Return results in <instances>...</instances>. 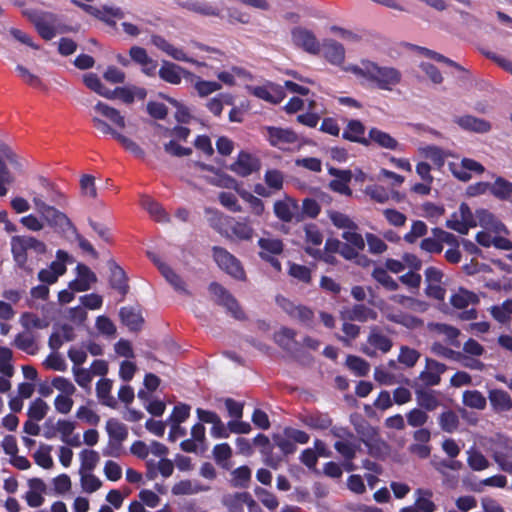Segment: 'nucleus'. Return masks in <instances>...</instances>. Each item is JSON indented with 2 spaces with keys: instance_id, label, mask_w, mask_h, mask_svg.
I'll return each instance as SVG.
<instances>
[{
  "instance_id": "1",
  "label": "nucleus",
  "mask_w": 512,
  "mask_h": 512,
  "mask_svg": "<svg viewBox=\"0 0 512 512\" xmlns=\"http://www.w3.org/2000/svg\"><path fill=\"white\" fill-rule=\"evenodd\" d=\"M357 77L365 78L375 84L381 90L391 91L401 82V72L390 66H380L370 60H362L361 66L354 65L350 68Z\"/></svg>"
},
{
  "instance_id": "2",
  "label": "nucleus",
  "mask_w": 512,
  "mask_h": 512,
  "mask_svg": "<svg viewBox=\"0 0 512 512\" xmlns=\"http://www.w3.org/2000/svg\"><path fill=\"white\" fill-rule=\"evenodd\" d=\"M10 244L16 267L27 274L33 273V268L28 264V251L32 250L37 255H44L47 252L46 244L33 236H13Z\"/></svg>"
},
{
  "instance_id": "3",
  "label": "nucleus",
  "mask_w": 512,
  "mask_h": 512,
  "mask_svg": "<svg viewBox=\"0 0 512 512\" xmlns=\"http://www.w3.org/2000/svg\"><path fill=\"white\" fill-rule=\"evenodd\" d=\"M35 209L40 214L41 218L59 234H67L68 232L76 233V227L70 218L58 210L55 206L49 205L41 195L33 197Z\"/></svg>"
},
{
  "instance_id": "4",
  "label": "nucleus",
  "mask_w": 512,
  "mask_h": 512,
  "mask_svg": "<svg viewBox=\"0 0 512 512\" xmlns=\"http://www.w3.org/2000/svg\"><path fill=\"white\" fill-rule=\"evenodd\" d=\"M22 15L34 26L38 35L45 41L52 40L59 32L58 15L44 10L24 8Z\"/></svg>"
},
{
  "instance_id": "5",
  "label": "nucleus",
  "mask_w": 512,
  "mask_h": 512,
  "mask_svg": "<svg viewBox=\"0 0 512 512\" xmlns=\"http://www.w3.org/2000/svg\"><path fill=\"white\" fill-rule=\"evenodd\" d=\"M109 440L103 449L104 456L118 458L122 454L123 442L128 438L127 426L116 418H110L105 426Z\"/></svg>"
},
{
  "instance_id": "6",
  "label": "nucleus",
  "mask_w": 512,
  "mask_h": 512,
  "mask_svg": "<svg viewBox=\"0 0 512 512\" xmlns=\"http://www.w3.org/2000/svg\"><path fill=\"white\" fill-rule=\"evenodd\" d=\"M212 256L218 267L237 280H245V270L240 262L228 250L220 246L212 247Z\"/></svg>"
},
{
  "instance_id": "7",
  "label": "nucleus",
  "mask_w": 512,
  "mask_h": 512,
  "mask_svg": "<svg viewBox=\"0 0 512 512\" xmlns=\"http://www.w3.org/2000/svg\"><path fill=\"white\" fill-rule=\"evenodd\" d=\"M209 292L215 297L216 304L223 306L236 320H246V314L237 299L221 284L212 282Z\"/></svg>"
},
{
  "instance_id": "8",
  "label": "nucleus",
  "mask_w": 512,
  "mask_h": 512,
  "mask_svg": "<svg viewBox=\"0 0 512 512\" xmlns=\"http://www.w3.org/2000/svg\"><path fill=\"white\" fill-rule=\"evenodd\" d=\"M291 40L295 47L302 49L308 54L319 55L321 52V43L313 31L297 26L291 30Z\"/></svg>"
},
{
  "instance_id": "9",
  "label": "nucleus",
  "mask_w": 512,
  "mask_h": 512,
  "mask_svg": "<svg viewBox=\"0 0 512 512\" xmlns=\"http://www.w3.org/2000/svg\"><path fill=\"white\" fill-rule=\"evenodd\" d=\"M449 169L452 175L462 182H468L471 178V172L481 175L485 171V167L478 161L471 158H463L460 164L449 163Z\"/></svg>"
},
{
  "instance_id": "10",
  "label": "nucleus",
  "mask_w": 512,
  "mask_h": 512,
  "mask_svg": "<svg viewBox=\"0 0 512 512\" xmlns=\"http://www.w3.org/2000/svg\"><path fill=\"white\" fill-rule=\"evenodd\" d=\"M158 75L163 81L172 85L180 84L182 77L187 80H189V78L195 77V74L191 71H188L170 61H163L158 71Z\"/></svg>"
},
{
  "instance_id": "11",
  "label": "nucleus",
  "mask_w": 512,
  "mask_h": 512,
  "mask_svg": "<svg viewBox=\"0 0 512 512\" xmlns=\"http://www.w3.org/2000/svg\"><path fill=\"white\" fill-rule=\"evenodd\" d=\"M298 208L297 202L290 197L284 200H277L273 205L275 216L284 223H290L294 219L299 222L303 219L302 216L297 214Z\"/></svg>"
},
{
  "instance_id": "12",
  "label": "nucleus",
  "mask_w": 512,
  "mask_h": 512,
  "mask_svg": "<svg viewBox=\"0 0 512 512\" xmlns=\"http://www.w3.org/2000/svg\"><path fill=\"white\" fill-rule=\"evenodd\" d=\"M267 140L273 147L282 149L285 144H294L298 141V135L290 128L266 126Z\"/></svg>"
},
{
  "instance_id": "13",
  "label": "nucleus",
  "mask_w": 512,
  "mask_h": 512,
  "mask_svg": "<svg viewBox=\"0 0 512 512\" xmlns=\"http://www.w3.org/2000/svg\"><path fill=\"white\" fill-rule=\"evenodd\" d=\"M146 96L147 90L145 88L131 85L116 87L113 90L109 89L107 99H120L125 104H131L134 102L135 98L144 100Z\"/></svg>"
},
{
  "instance_id": "14",
  "label": "nucleus",
  "mask_w": 512,
  "mask_h": 512,
  "mask_svg": "<svg viewBox=\"0 0 512 512\" xmlns=\"http://www.w3.org/2000/svg\"><path fill=\"white\" fill-rule=\"evenodd\" d=\"M446 370L447 366L444 363L431 358H426L425 370L420 373L419 379L426 387L436 386L440 384L441 374Z\"/></svg>"
},
{
  "instance_id": "15",
  "label": "nucleus",
  "mask_w": 512,
  "mask_h": 512,
  "mask_svg": "<svg viewBox=\"0 0 512 512\" xmlns=\"http://www.w3.org/2000/svg\"><path fill=\"white\" fill-rule=\"evenodd\" d=\"M131 61L141 66V71L147 76H154L158 63L152 59L145 48L134 45L129 49Z\"/></svg>"
},
{
  "instance_id": "16",
  "label": "nucleus",
  "mask_w": 512,
  "mask_h": 512,
  "mask_svg": "<svg viewBox=\"0 0 512 512\" xmlns=\"http://www.w3.org/2000/svg\"><path fill=\"white\" fill-rule=\"evenodd\" d=\"M108 267L110 270L109 284L111 288L116 290L122 296L123 299L129 292L126 272L114 260L108 261Z\"/></svg>"
},
{
  "instance_id": "17",
  "label": "nucleus",
  "mask_w": 512,
  "mask_h": 512,
  "mask_svg": "<svg viewBox=\"0 0 512 512\" xmlns=\"http://www.w3.org/2000/svg\"><path fill=\"white\" fill-rule=\"evenodd\" d=\"M77 278L69 283V289L75 292H84L91 288L97 281L95 273L85 264L79 263L76 266Z\"/></svg>"
},
{
  "instance_id": "18",
  "label": "nucleus",
  "mask_w": 512,
  "mask_h": 512,
  "mask_svg": "<svg viewBox=\"0 0 512 512\" xmlns=\"http://www.w3.org/2000/svg\"><path fill=\"white\" fill-rule=\"evenodd\" d=\"M230 169L241 177H247L260 169V161L251 154L241 151Z\"/></svg>"
},
{
  "instance_id": "19",
  "label": "nucleus",
  "mask_w": 512,
  "mask_h": 512,
  "mask_svg": "<svg viewBox=\"0 0 512 512\" xmlns=\"http://www.w3.org/2000/svg\"><path fill=\"white\" fill-rule=\"evenodd\" d=\"M365 132L366 127L360 120L351 119L347 122V125L342 132V138L368 147V140L367 137H365Z\"/></svg>"
},
{
  "instance_id": "20",
  "label": "nucleus",
  "mask_w": 512,
  "mask_h": 512,
  "mask_svg": "<svg viewBox=\"0 0 512 512\" xmlns=\"http://www.w3.org/2000/svg\"><path fill=\"white\" fill-rule=\"evenodd\" d=\"M323 48V57L333 65H341L345 60L344 46L333 39H325L321 44Z\"/></svg>"
},
{
  "instance_id": "21",
  "label": "nucleus",
  "mask_w": 512,
  "mask_h": 512,
  "mask_svg": "<svg viewBox=\"0 0 512 512\" xmlns=\"http://www.w3.org/2000/svg\"><path fill=\"white\" fill-rule=\"evenodd\" d=\"M415 396L418 406L426 412L434 411L440 406L438 391L428 388H419L416 389Z\"/></svg>"
},
{
  "instance_id": "22",
  "label": "nucleus",
  "mask_w": 512,
  "mask_h": 512,
  "mask_svg": "<svg viewBox=\"0 0 512 512\" xmlns=\"http://www.w3.org/2000/svg\"><path fill=\"white\" fill-rule=\"evenodd\" d=\"M368 146L375 144L380 148L396 150L399 146L398 141L389 133L384 132L376 127H372L368 132Z\"/></svg>"
},
{
  "instance_id": "23",
  "label": "nucleus",
  "mask_w": 512,
  "mask_h": 512,
  "mask_svg": "<svg viewBox=\"0 0 512 512\" xmlns=\"http://www.w3.org/2000/svg\"><path fill=\"white\" fill-rule=\"evenodd\" d=\"M30 490L25 495L28 506L32 508L39 507L44 502L42 493L46 490L44 481L40 478H32L28 481Z\"/></svg>"
},
{
  "instance_id": "24",
  "label": "nucleus",
  "mask_w": 512,
  "mask_h": 512,
  "mask_svg": "<svg viewBox=\"0 0 512 512\" xmlns=\"http://www.w3.org/2000/svg\"><path fill=\"white\" fill-rule=\"evenodd\" d=\"M455 122L462 129L476 133H487L491 130L490 122L472 115L458 117Z\"/></svg>"
},
{
  "instance_id": "25",
  "label": "nucleus",
  "mask_w": 512,
  "mask_h": 512,
  "mask_svg": "<svg viewBox=\"0 0 512 512\" xmlns=\"http://www.w3.org/2000/svg\"><path fill=\"white\" fill-rule=\"evenodd\" d=\"M75 427V423L70 420L59 419L56 423V429L61 435V440L71 447H79L81 445L79 435H73Z\"/></svg>"
},
{
  "instance_id": "26",
  "label": "nucleus",
  "mask_w": 512,
  "mask_h": 512,
  "mask_svg": "<svg viewBox=\"0 0 512 512\" xmlns=\"http://www.w3.org/2000/svg\"><path fill=\"white\" fill-rule=\"evenodd\" d=\"M488 398L495 412H507L512 409V398L508 392L502 389H492Z\"/></svg>"
},
{
  "instance_id": "27",
  "label": "nucleus",
  "mask_w": 512,
  "mask_h": 512,
  "mask_svg": "<svg viewBox=\"0 0 512 512\" xmlns=\"http://www.w3.org/2000/svg\"><path fill=\"white\" fill-rule=\"evenodd\" d=\"M206 214L209 215L208 222L209 225L216 230L221 235L229 236L227 232V228L231 226V223L233 222V218L225 215L218 210L207 208Z\"/></svg>"
},
{
  "instance_id": "28",
  "label": "nucleus",
  "mask_w": 512,
  "mask_h": 512,
  "mask_svg": "<svg viewBox=\"0 0 512 512\" xmlns=\"http://www.w3.org/2000/svg\"><path fill=\"white\" fill-rule=\"evenodd\" d=\"M119 316L124 325H126L130 331H140L142 329L144 319L140 311L133 307L126 306L122 307L119 311Z\"/></svg>"
},
{
  "instance_id": "29",
  "label": "nucleus",
  "mask_w": 512,
  "mask_h": 512,
  "mask_svg": "<svg viewBox=\"0 0 512 512\" xmlns=\"http://www.w3.org/2000/svg\"><path fill=\"white\" fill-rule=\"evenodd\" d=\"M66 265L58 261H52L49 268L41 269L38 272V280L45 285H52L58 278L66 273Z\"/></svg>"
},
{
  "instance_id": "30",
  "label": "nucleus",
  "mask_w": 512,
  "mask_h": 512,
  "mask_svg": "<svg viewBox=\"0 0 512 512\" xmlns=\"http://www.w3.org/2000/svg\"><path fill=\"white\" fill-rule=\"evenodd\" d=\"M175 3L183 9L200 14L202 16L221 17L220 9L207 3L179 0H175Z\"/></svg>"
},
{
  "instance_id": "31",
  "label": "nucleus",
  "mask_w": 512,
  "mask_h": 512,
  "mask_svg": "<svg viewBox=\"0 0 512 512\" xmlns=\"http://www.w3.org/2000/svg\"><path fill=\"white\" fill-rule=\"evenodd\" d=\"M258 246L260 248L258 254L261 259L270 256L280 255L284 250L283 241L278 238H259Z\"/></svg>"
},
{
  "instance_id": "32",
  "label": "nucleus",
  "mask_w": 512,
  "mask_h": 512,
  "mask_svg": "<svg viewBox=\"0 0 512 512\" xmlns=\"http://www.w3.org/2000/svg\"><path fill=\"white\" fill-rule=\"evenodd\" d=\"M350 321L366 322L368 320H376L378 313L364 304H355L346 311V316Z\"/></svg>"
},
{
  "instance_id": "33",
  "label": "nucleus",
  "mask_w": 512,
  "mask_h": 512,
  "mask_svg": "<svg viewBox=\"0 0 512 512\" xmlns=\"http://www.w3.org/2000/svg\"><path fill=\"white\" fill-rule=\"evenodd\" d=\"M250 500L249 492H235L222 497V504L229 512H243L244 504Z\"/></svg>"
},
{
  "instance_id": "34",
  "label": "nucleus",
  "mask_w": 512,
  "mask_h": 512,
  "mask_svg": "<svg viewBox=\"0 0 512 512\" xmlns=\"http://www.w3.org/2000/svg\"><path fill=\"white\" fill-rule=\"evenodd\" d=\"M367 341L371 346L383 353L389 352L393 345L392 340L383 334L377 326L371 328Z\"/></svg>"
},
{
  "instance_id": "35",
  "label": "nucleus",
  "mask_w": 512,
  "mask_h": 512,
  "mask_svg": "<svg viewBox=\"0 0 512 512\" xmlns=\"http://www.w3.org/2000/svg\"><path fill=\"white\" fill-rule=\"evenodd\" d=\"M39 182L41 186L46 190V199L60 207L67 205V197L61 192L53 183L47 178L40 177Z\"/></svg>"
},
{
  "instance_id": "36",
  "label": "nucleus",
  "mask_w": 512,
  "mask_h": 512,
  "mask_svg": "<svg viewBox=\"0 0 512 512\" xmlns=\"http://www.w3.org/2000/svg\"><path fill=\"white\" fill-rule=\"evenodd\" d=\"M490 193L501 201L510 200L512 197V182L498 176L495 181L491 183Z\"/></svg>"
},
{
  "instance_id": "37",
  "label": "nucleus",
  "mask_w": 512,
  "mask_h": 512,
  "mask_svg": "<svg viewBox=\"0 0 512 512\" xmlns=\"http://www.w3.org/2000/svg\"><path fill=\"white\" fill-rule=\"evenodd\" d=\"M302 422L312 429L325 430L332 425V419L327 413L313 412L305 415Z\"/></svg>"
},
{
  "instance_id": "38",
  "label": "nucleus",
  "mask_w": 512,
  "mask_h": 512,
  "mask_svg": "<svg viewBox=\"0 0 512 512\" xmlns=\"http://www.w3.org/2000/svg\"><path fill=\"white\" fill-rule=\"evenodd\" d=\"M431 329L438 334H442L446 337L447 342L456 348H459L461 343L458 340L461 332L458 328L446 324V323H434L431 324Z\"/></svg>"
},
{
  "instance_id": "39",
  "label": "nucleus",
  "mask_w": 512,
  "mask_h": 512,
  "mask_svg": "<svg viewBox=\"0 0 512 512\" xmlns=\"http://www.w3.org/2000/svg\"><path fill=\"white\" fill-rule=\"evenodd\" d=\"M252 472L247 465L237 467L231 472L230 485L234 488L246 489L251 482Z\"/></svg>"
},
{
  "instance_id": "40",
  "label": "nucleus",
  "mask_w": 512,
  "mask_h": 512,
  "mask_svg": "<svg viewBox=\"0 0 512 512\" xmlns=\"http://www.w3.org/2000/svg\"><path fill=\"white\" fill-rule=\"evenodd\" d=\"M290 306L291 307L290 309H287V312L292 318L297 319L308 328L313 327L314 312L312 309L304 305L295 306L291 304Z\"/></svg>"
},
{
  "instance_id": "41",
  "label": "nucleus",
  "mask_w": 512,
  "mask_h": 512,
  "mask_svg": "<svg viewBox=\"0 0 512 512\" xmlns=\"http://www.w3.org/2000/svg\"><path fill=\"white\" fill-rule=\"evenodd\" d=\"M479 298L474 293L464 288H459L457 293H454L450 298V303L457 309H465L470 303H478Z\"/></svg>"
},
{
  "instance_id": "42",
  "label": "nucleus",
  "mask_w": 512,
  "mask_h": 512,
  "mask_svg": "<svg viewBox=\"0 0 512 512\" xmlns=\"http://www.w3.org/2000/svg\"><path fill=\"white\" fill-rule=\"evenodd\" d=\"M94 109L117 127L121 129L125 127V118L121 115L119 110L100 101L95 105Z\"/></svg>"
},
{
  "instance_id": "43",
  "label": "nucleus",
  "mask_w": 512,
  "mask_h": 512,
  "mask_svg": "<svg viewBox=\"0 0 512 512\" xmlns=\"http://www.w3.org/2000/svg\"><path fill=\"white\" fill-rule=\"evenodd\" d=\"M141 205L146 209L149 214L158 222L169 221V215L165 209L156 201L148 196H144L141 199Z\"/></svg>"
},
{
  "instance_id": "44",
  "label": "nucleus",
  "mask_w": 512,
  "mask_h": 512,
  "mask_svg": "<svg viewBox=\"0 0 512 512\" xmlns=\"http://www.w3.org/2000/svg\"><path fill=\"white\" fill-rule=\"evenodd\" d=\"M112 381L107 378L100 379L96 384L97 397L105 406L115 408L116 401L111 396Z\"/></svg>"
},
{
  "instance_id": "45",
  "label": "nucleus",
  "mask_w": 512,
  "mask_h": 512,
  "mask_svg": "<svg viewBox=\"0 0 512 512\" xmlns=\"http://www.w3.org/2000/svg\"><path fill=\"white\" fill-rule=\"evenodd\" d=\"M159 271L176 291L189 294L185 288V282L169 265L166 263L159 264Z\"/></svg>"
},
{
  "instance_id": "46",
  "label": "nucleus",
  "mask_w": 512,
  "mask_h": 512,
  "mask_svg": "<svg viewBox=\"0 0 512 512\" xmlns=\"http://www.w3.org/2000/svg\"><path fill=\"white\" fill-rule=\"evenodd\" d=\"M14 345L29 355H35L38 351L34 336L28 332L18 333L14 339Z\"/></svg>"
},
{
  "instance_id": "47",
  "label": "nucleus",
  "mask_w": 512,
  "mask_h": 512,
  "mask_svg": "<svg viewBox=\"0 0 512 512\" xmlns=\"http://www.w3.org/2000/svg\"><path fill=\"white\" fill-rule=\"evenodd\" d=\"M342 175L339 178L333 179L329 183V187L334 192H337L342 195L351 196L352 190L349 187V183L353 177L352 171L347 170V172H341Z\"/></svg>"
},
{
  "instance_id": "48",
  "label": "nucleus",
  "mask_w": 512,
  "mask_h": 512,
  "mask_svg": "<svg viewBox=\"0 0 512 512\" xmlns=\"http://www.w3.org/2000/svg\"><path fill=\"white\" fill-rule=\"evenodd\" d=\"M189 80L194 82V88L200 97H206L222 88L219 82L202 80L197 75Z\"/></svg>"
},
{
  "instance_id": "49",
  "label": "nucleus",
  "mask_w": 512,
  "mask_h": 512,
  "mask_svg": "<svg viewBox=\"0 0 512 512\" xmlns=\"http://www.w3.org/2000/svg\"><path fill=\"white\" fill-rule=\"evenodd\" d=\"M215 462L223 469H230L228 460L232 457V449L228 443H220L212 450Z\"/></svg>"
},
{
  "instance_id": "50",
  "label": "nucleus",
  "mask_w": 512,
  "mask_h": 512,
  "mask_svg": "<svg viewBox=\"0 0 512 512\" xmlns=\"http://www.w3.org/2000/svg\"><path fill=\"white\" fill-rule=\"evenodd\" d=\"M459 417L453 410L442 412L438 417L440 428L447 433L455 432L459 427Z\"/></svg>"
},
{
  "instance_id": "51",
  "label": "nucleus",
  "mask_w": 512,
  "mask_h": 512,
  "mask_svg": "<svg viewBox=\"0 0 512 512\" xmlns=\"http://www.w3.org/2000/svg\"><path fill=\"white\" fill-rule=\"evenodd\" d=\"M328 217L331 220L332 224L338 229H347V230H358V225L346 214L330 210L328 211Z\"/></svg>"
},
{
  "instance_id": "52",
  "label": "nucleus",
  "mask_w": 512,
  "mask_h": 512,
  "mask_svg": "<svg viewBox=\"0 0 512 512\" xmlns=\"http://www.w3.org/2000/svg\"><path fill=\"white\" fill-rule=\"evenodd\" d=\"M416 494L418 497L414 505L422 512H434L436 510L435 503L431 500L433 493L429 489H417Z\"/></svg>"
},
{
  "instance_id": "53",
  "label": "nucleus",
  "mask_w": 512,
  "mask_h": 512,
  "mask_svg": "<svg viewBox=\"0 0 512 512\" xmlns=\"http://www.w3.org/2000/svg\"><path fill=\"white\" fill-rule=\"evenodd\" d=\"M463 404L467 407L482 410L486 407L487 401L484 395L478 390H467L463 393Z\"/></svg>"
},
{
  "instance_id": "54",
  "label": "nucleus",
  "mask_w": 512,
  "mask_h": 512,
  "mask_svg": "<svg viewBox=\"0 0 512 512\" xmlns=\"http://www.w3.org/2000/svg\"><path fill=\"white\" fill-rule=\"evenodd\" d=\"M232 234L239 240H251L254 235V229L249 224L248 220L245 221H234L231 223Z\"/></svg>"
},
{
  "instance_id": "55",
  "label": "nucleus",
  "mask_w": 512,
  "mask_h": 512,
  "mask_svg": "<svg viewBox=\"0 0 512 512\" xmlns=\"http://www.w3.org/2000/svg\"><path fill=\"white\" fill-rule=\"evenodd\" d=\"M347 367L359 377L366 376L370 371L369 363L361 357L348 355L346 359Z\"/></svg>"
},
{
  "instance_id": "56",
  "label": "nucleus",
  "mask_w": 512,
  "mask_h": 512,
  "mask_svg": "<svg viewBox=\"0 0 512 512\" xmlns=\"http://www.w3.org/2000/svg\"><path fill=\"white\" fill-rule=\"evenodd\" d=\"M372 277L388 291H396L399 288L398 283L388 274L385 268H374Z\"/></svg>"
},
{
  "instance_id": "57",
  "label": "nucleus",
  "mask_w": 512,
  "mask_h": 512,
  "mask_svg": "<svg viewBox=\"0 0 512 512\" xmlns=\"http://www.w3.org/2000/svg\"><path fill=\"white\" fill-rule=\"evenodd\" d=\"M49 410L48 404L41 398H36L29 405L27 416L34 421H41Z\"/></svg>"
},
{
  "instance_id": "58",
  "label": "nucleus",
  "mask_w": 512,
  "mask_h": 512,
  "mask_svg": "<svg viewBox=\"0 0 512 512\" xmlns=\"http://www.w3.org/2000/svg\"><path fill=\"white\" fill-rule=\"evenodd\" d=\"M83 82L87 88L94 91L98 95L107 98L108 93H109V88H107L106 86H104L102 84V82L97 74H95V73L85 74L83 77Z\"/></svg>"
},
{
  "instance_id": "59",
  "label": "nucleus",
  "mask_w": 512,
  "mask_h": 512,
  "mask_svg": "<svg viewBox=\"0 0 512 512\" xmlns=\"http://www.w3.org/2000/svg\"><path fill=\"white\" fill-rule=\"evenodd\" d=\"M296 331L288 328L282 327L277 333L274 335L275 342L284 350H288L291 347V344L295 341Z\"/></svg>"
},
{
  "instance_id": "60",
  "label": "nucleus",
  "mask_w": 512,
  "mask_h": 512,
  "mask_svg": "<svg viewBox=\"0 0 512 512\" xmlns=\"http://www.w3.org/2000/svg\"><path fill=\"white\" fill-rule=\"evenodd\" d=\"M51 449L50 445H41L33 455L35 463L44 469H50L53 466V459L50 455Z\"/></svg>"
},
{
  "instance_id": "61",
  "label": "nucleus",
  "mask_w": 512,
  "mask_h": 512,
  "mask_svg": "<svg viewBox=\"0 0 512 512\" xmlns=\"http://www.w3.org/2000/svg\"><path fill=\"white\" fill-rule=\"evenodd\" d=\"M206 488H203L200 485H193L191 480H181L178 483L174 484L172 487V494L179 495H190L194 493H198L200 491H204Z\"/></svg>"
},
{
  "instance_id": "62",
  "label": "nucleus",
  "mask_w": 512,
  "mask_h": 512,
  "mask_svg": "<svg viewBox=\"0 0 512 512\" xmlns=\"http://www.w3.org/2000/svg\"><path fill=\"white\" fill-rule=\"evenodd\" d=\"M334 449L344 458V460H353L356 457V452L359 446L349 441H336Z\"/></svg>"
},
{
  "instance_id": "63",
  "label": "nucleus",
  "mask_w": 512,
  "mask_h": 512,
  "mask_svg": "<svg viewBox=\"0 0 512 512\" xmlns=\"http://www.w3.org/2000/svg\"><path fill=\"white\" fill-rule=\"evenodd\" d=\"M288 274L305 284H309L312 280L311 270L305 265L291 263Z\"/></svg>"
},
{
  "instance_id": "64",
  "label": "nucleus",
  "mask_w": 512,
  "mask_h": 512,
  "mask_svg": "<svg viewBox=\"0 0 512 512\" xmlns=\"http://www.w3.org/2000/svg\"><path fill=\"white\" fill-rule=\"evenodd\" d=\"M427 231L428 227L423 221H413L410 231L404 235V240L407 243L413 244L419 237L425 236Z\"/></svg>"
}]
</instances>
